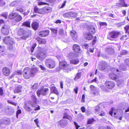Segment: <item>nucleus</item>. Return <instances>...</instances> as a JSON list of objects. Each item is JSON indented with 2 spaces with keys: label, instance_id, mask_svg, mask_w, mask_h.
<instances>
[{
  "label": "nucleus",
  "instance_id": "nucleus-3",
  "mask_svg": "<svg viewBox=\"0 0 129 129\" xmlns=\"http://www.w3.org/2000/svg\"><path fill=\"white\" fill-rule=\"evenodd\" d=\"M17 34L21 36L20 38L23 39H26L29 36L28 33L25 30V28L19 27L16 28Z\"/></svg>",
  "mask_w": 129,
  "mask_h": 129
},
{
  "label": "nucleus",
  "instance_id": "nucleus-50",
  "mask_svg": "<svg viewBox=\"0 0 129 129\" xmlns=\"http://www.w3.org/2000/svg\"><path fill=\"white\" fill-rule=\"evenodd\" d=\"M74 123L75 127L76 129H78V128L80 127V126L76 122L74 121Z\"/></svg>",
  "mask_w": 129,
  "mask_h": 129
},
{
  "label": "nucleus",
  "instance_id": "nucleus-10",
  "mask_svg": "<svg viewBox=\"0 0 129 129\" xmlns=\"http://www.w3.org/2000/svg\"><path fill=\"white\" fill-rule=\"evenodd\" d=\"M35 107L34 104L31 103V101L30 100L25 103L23 108L26 111L30 112L33 110L32 108Z\"/></svg>",
  "mask_w": 129,
  "mask_h": 129
},
{
  "label": "nucleus",
  "instance_id": "nucleus-5",
  "mask_svg": "<svg viewBox=\"0 0 129 129\" xmlns=\"http://www.w3.org/2000/svg\"><path fill=\"white\" fill-rule=\"evenodd\" d=\"M4 42L9 46V48L11 49L13 48V46L15 44L14 40L10 36L5 37L3 39Z\"/></svg>",
  "mask_w": 129,
  "mask_h": 129
},
{
  "label": "nucleus",
  "instance_id": "nucleus-25",
  "mask_svg": "<svg viewBox=\"0 0 129 129\" xmlns=\"http://www.w3.org/2000/svg\"><path fill=\"white\" fill-rule=\"evenodd\" d=\"M31 103L34 104H37V99L36 96L34 95L31 96Z\"/></svg>",
  "mask_w": 129,
  "mask_h": 129
},
{
  "label": "nucleus",
  "instance_id": "nucleus-37",
  "mask_svg": "<svg viewBox=\"0 0 129 129\" xmlns=\"http://www.w3.org/2000/svg\"><path fill=\"white\" fill-rule=\"evenodd\" d=\"M7 102L8 103L13 105L15 106H16L17 105V103L14 102L10 100H8L7 101Z\"/></svg>",
  "mask_w": 129,
  "mask_h": 129
},
{
  "label": "nucleus",
  "instance_id": "nucleus-56",
  "mask_svg": "<svg viewBox=\"0 0 129 129\" xmlns=\"http://www.w3.org/2000/svg\"><path fill=\"white\" fill-rule=\"evenodd\" d=\"M34 121L36 123V124L37 126L38 127H39V126L38 125L39 121H38V118H37L36 119H35V120H34Z\"/></svg>",
  "mask_w": 129,
  "mask_h": 129
},
{
  "label": "nucleus",
  "instance_id": "nucleus-28",
  "mask_svg": "<svg viewBox=\"0 0 129 129\" xmlns=\"http://www.w3.org/2000/svg\"><path fill=\"white\" fill-rule=\"evenodd\" d=\"M22 19V16L19 14L17 13L15 19L16 22H18L20 21Z\"/></svg>",
  "mask_w": 129,
  "mask_h": 129
},
{
  "label": "nucleus",
  "instance_id": "nucleus-55",
  "mask_svg": "<svg viewBox=\"0 0 129 129\" xmlns=\"http://www.w3.org/2000/svg\"><path fill=\"white\" fill-rule=\"evenodd\" d=\"M85 96L84 94H83L82 96V99L81 100V102H82L84 103L85 102Z\"/></svg>",
  "mask_w": 129,
  "mask_h": 129
},
{
  "label": "nucleus",
  "instance_id": "nucleus-4",
  "mask_svg": "<svg viewBox=\"0 0 129 129\" xmlns=\"http://www.w3.org/2000/svg\"><path fill=\"white\" fill-rule=\"evenodd\" d=\"M59 66L63 70L67 71H71L72 67L65 60H62L59 62Z\"/></svg>",
  "mask_w": 129,
  "mask_h": 129
},
{
  "label": "nucleus",
  "instance_id": "nucleus-26",
  "mask_svg": "<svg viewBox=\"0 0 129 129\" xmlns=\"http://www.w3.org/2000/svg\"><path fill=\"white\" fill-rule=\"evenodd\" d=\"M22 87L20 85H18L15 87L14 91L15 93H18L21 92Z\"/></svg>",
  "mask_w": 129,
  "mask_h": 129
},
{
  "label": "nucleus",
  "instance_id": "nucleus-53",
  "mask_svg": "<svg viewBox=\"0 0 129 129\" xmlns=\"http://www.w3.org/2000/svg\"><path fill=\"white\" fill-rule=\"evenodd\" d=\"M21 113V110L20 109H19L17 110L16 112V115L17 117L18 115L20 114Z\"/></svg>",
  "mask_w": 129,
  "mask_h": 129
},
{
  "label": "nucleus",
  "instance_id": "nucleus-31",
  "mask_svg": "<svg viewBox=\"0 0 129 129\" xmlns=\"http://www.w3.org/2000/svg\"><path fill=\"white\" fill-rule=\"evenodd\" d=\"M22 26L30 28V22L29 21H26L23 23Z\"/></svg>",
  "mask_w": 129,
  "mask_h": 129
},
{
  "label": "nucleus",
  "instance_id": "nucleus-30",
  "mask_svg": "<svg viewBox=\"0 0 129 129\" xmlns=\"http://www.w3.org/2000/svg\"><path fill=\"white\" fill-rule=\"evenodd\" d=\"M6 0H0V7L5 8L6 5Z\"/></svg>",
  "mask_w": 129,
  "mask_h": 129
},
{
  "label": "nucleus",
  "instance_id": "nucleus-47",
  "mask_svg": "<svg viewBox=\"0 0 129 129\" xmlns=\"http://www.w3.org/2000/svg\"><path fill=\"white\" fill-rule=\"evenodd\" d=\"M127 51L125 50H123L120 53V54L121 55H125L127 54Z\"/></svg>",
  "mask_w": 129,
  "mask_h": 129
},
{
  "label": "nucleus",
  "instance_id": "nucleus-57",
  "mask_svg": "<svg viewBox=\"0 0 129 129\" xmlns=\"http://www.w3.org/2000/svg\"><path fill=\"white\" fill-rule=\"evenodd\" d=\"M16 74L18 75H21L22 74V71L20 70H18L16 71Z\"/></svg>",
  "mask_w": 129,
  "mask_h": 129
},
{
  "label": "nucleus",
  "instance_id": "nucleus-14",
  "mask_svg": "<svg viewBox=\"0 0 129 129\" xmlns=\"http://www.w3.org/2000/svg\"><path fill=\"white\" fill-rule=\"evenodd\" d=\"M39 50H38V52L36 56L39 59L44 58L46 57V53L42 51H39V50H41L42 48L40 47H38Z\"/></svg>",
  "mask_w": 129,
  "mask_h": 129
},
{
  "label": "nucleus",
  "instance_id": "nucleus-44",
  "mask_svg": "<svg viewBox=\"0 0 129 129\" xmlns=\"http://www.w3.org/2000/svg\"><path fill=\"white\" fill-rule=\"evenodd\" d=\"M125 64L129 67V58H127L124 60Z\"/></svg>",
  "mask_w": 129,
  "mask_h": 129
},
{
  "label": "nucleus",
  "instance_id": "nucleus-9",
  "mask_svg": "<svg viewBox=\"0 0 129 129\" xmlns=\"http://www.w3.org/2000/svg\"><path fill=\"white\" fill-rule=\"evenodd\" d=\"M116 6L118 7H127L129 6V0H119L116 3Z\"/></svg>",
  "mask_w": 129,
  "mask_h": 129
},
{
  "label": "nucleus",
  "instance_id": "nucleus-42",
  "mask_svg": "<svg viewBox=\"0 0 129 129\" xmlns=\"http://www.w3.org/2000/svg\"><path fill=\"white\" fill-rule=\"evenodd\" d=\"M100 107L98 106H96L95 109V112H97L100 111Z\"/></svg>",
  "mask_w": 129,
  "mask_h": 129
},
{
  "label": "nucleus",
  "instance_id": "nucleus-15",
  "mask_svg": "<svg viewBox=\"0 0 129 129\" xmlns=\"http://www.w3.org/2000/svg\"><path fill=\"white\" fill-rule=\"evenodd\" d=\"M109 76L111 79L114 80L117 82L121 83L120 80L119 79V77L114 73H110L109 74ZM121 81H122L123 80H121Z\"/></svg>",
  "mask_w": 129,
  "mask_h": 129
},
{
  "label": "nucleus",
  "instance_id": "nucleus-61",
  "mask_svg": "<svg viewBox=\"0 0 129 129\" xmlns=\"http://www.w3.org/2000/svg\"><path fill=\"white\" fill-rule=\"evenodd\" d=\"M78 87H76L74 89V91L75 93L77 94L78 93Z\"/></svg>",
  "mask_w": 129,
  "mask_h": 129
},
{
  "label": "nucleus",
  "instance_id": "nucleus-41",
  "mask_svg": "<svg viewBox=\"0 0 129 129\" xmlns=\"http://www.w3.org/2000/svg\"><path fill=\"white\" fill-rule=\"evenodd\" d=\"M66 118L67 119H69V115L68 113L67 112H65L64 113L63 116V118Z\"/></svg>",
  "mask_w": 129,
  "mask_h": 129
},
{
  "label": "nucleus",
  "instance_id": "nucleus-24",
  "mask_svg": "<svg viewBox=\"0 0 129 129\" xmlns=\"http://www.w3.org/2000/svg\"><path fill=\"white\" fill-rule=\"evenodd\" d=\"M50 91L52 93H54L57 95L59 94V92L56 88L54 86H52L50 88Z\"/></svg>",
  "mask_w": 129,
  "mask_h": 129
},
{
  "label": "nucleus",
  "instance_id": "nucleus-59",
  "mask_svg": "<svg viewBox=\"0 0 129 129\" xmlns=\"http://www.w3.org/2000/svg\"><path fill=\"white\" fill-rule=\"evenodd\" d=\"M30 12V11L29 10H27L26 11H25L23 13L24 16H26L28 15Z\"/></svg>",
  "mask_w": 129,
  "mask_h": 129
},
{
  "label": "nucleus",
  "instance_id": "nucleus-35",
  "mask_svg": "<svg viewBox=\"0 0 129 129\" xmlns=\"http://www.w3.org/2000/svg\"><path fill=\"white\" fill-rule=\"evenodd\" d=\"M38 84L36 83L34 84L32 86H31V89L33 90H36L38 88Z\"/></svg>",
  "mask_w": 129,
  "mask_h": 129
},
{
  "label": "nucleus",
  "instance_id": "nucleus-36",
  "mask_svg": "<svg viewBox=\"0 0 129 129\" xmlns=\"http://www.w3.org/2000/svg\"><path fill=\"white\" fill-rule=\"evenodd\" d=\"M97 41V37L95 36L94 37V39L91 42V44L92 45H94L96 44Z\"/></svg>",
  "mask_w": 129,
  "mask_h": 129
},
{
  "label": "nucleus",
  "instance_id": "nucleus-54",
  "mask_svg": "<svg viewBox=\"0 0 129 129\" xmlns=\"http://www.w3.org/2000/svg\"><path fill=\"white\" fill-rule=\"evenodd\" d=\"M16 10L19 11L20 12H24L23 9L22 8H17L16 9Z\"/></svg>",
  "mask_w": 129,
  "mask_h": 129
},
{
  "label": "nucleus",
  "instance_id": "nucleus-20",
  "mask_svg": "<svg viewBox=\"0 0 129 129\" xmlns=\"http://www.w3.org/2000/svg\"><path fill=\"white\" fill-rule=\"evenodd\" d=\"M22 4V1H15L11 2L10 6L12 7L20 6Z\"/></svg>",
  "mask_w": 129,
  "mask_h": 129
},
{
  "label": "nucleus",
  "instance_id": "nucleus-17",
  "mask_svg": "<svg viewBox=\"0 0 129 129\" xmlns=\"http://www.w3.org/2000/svg\"><path fill=\"white\" fill-rule=\"evenodd\" d=\"M35 39L38 41L39 44H44L46 43V39L42 38L39 37H37L35 38Z\"/></svg>",
  "mask_w": 129,
  "mask_h": 129
},
{
  "label": "nucleus",
  "instance_id": "nucleus-12",
  "mask_svg": "<svg viewBox=\"0 0 129 129\" xmlns=\"http://www.w3.org/2000/svg\"><path fill=\"white\" fill-rule=\"evenodd\" d=\"M46 66L48 68L52 69L55 66V63L54 61L51 59H46L45 62Z\"/></svg>",
  "mask_w": 129,
  "mask_h": 129
},
{
  "label": "nucleus",
  "instance_id": "nucleus-6",
  "mask_svg": "<svg viewBox=\"0 0 129 129\" xmlns=\"http://www.w3.org/2000/svg\"><path fill=\"white\" fill-rule=\"evenodd\" d=\"M105 85L106 88H105V91L106 92L109 91L108 89H111L115 85V82L112 81L106 80L105 83Z\"/></svg>",
  "mask_w": 129,
  "mask_h": 129
},
{
  "label": "nucleus",
  "instance_id": "nucleus-63",
  "mask_svg": "<svg viewBox=\"0 0 129 129\" xmlns=\"http://www.w3.org/2000/svg\"><path fill=\"white\" fill-rule=\"evenodd\" d=\"M37 106V107H35V108L34 109L35 111L39 110H40V106L39 105H38Z\"/></svg>",
  "mask_w": 129,
  "mask_h": 129
},
{
  "label": "nucleus",
  "instance_id": "nucleus-33",
  "mask_svg": "<svg viewBox=\"0 0 129 129\" xmlns=\"http://www.w3.org/2000/svg\"><path fill=\"white\" fill-rule=\"evenodd\" d=\"M17 14V13L15 12L11 13L9 14V18L10 19H12L14 18H15Z\"/></svg>",
  "mask_w": 129,
  "mask_h": 129
},
{
  "label": "nucleus",
  "instance_id": "nucleus-21",
  "mask_svg": "<svg viewBox=\"0 0 129 129\" xmlns=\"http://www.w3.org/2000/svg\"><path fill=\"white\" fill-rule=\"evenodd\" d=\"M92 34L89 33H86L84 34V36L86 40H90L93 38V36Z\"/></svg>",
  "mask_w": 129,
  "mask_h": 129
},
{
  "label": "nucleus",
  "instance_id": "nucleus-19",
  "mask_svg": "<svg viewBox=\"0 0 129 129\" xmlns=\"http://www.w3.org/2000/svg\"><path fill=\"white\" fill-rule=\"evenodd\" d=\"M40 26L39 22L36 21H34L31 24L32 28L35 30H38Z\"/></svg>",
  "mask_w": 129,
  "mask_h": 129
},
{
  "label": "nucleus",
  "instance_id": "nucleus-60",
  "mask_svg": "<svg viewBox=\"0 0 129 129\" xmlns=\"http://www.w3.org/2000/svg\"><path fill=\"white\" fill-rule=\"evenodd\" d=\"M81 109L82 112L83 113L85 112V108L84 106L82 107L81 108Z\"/></svg>",
  "mask_w": 129,
  "mask_h": 129
},
{
  "label": "nucleus",
  "instance_id": "nucleus-34",
  "mask_svg": "<svg viewBox=\"0 0 129 129\" xmlns=\"http://www.w3.org/2000/svg\"><path fill=\"white\" fill-rule=\"evenodd\" d=\"M96 121L93 118H89L87 121V124H92Z\"/></svg>",
  "mask_w": 129,
  "mask_h": 129
},
{
  "label": "nucleus",
  "instance_id": "nucleus-16",
  "mask_svg": "<svg viewBox=\"0 0 129 129\" xmlns=\"http://www.w3.org/2000/svg\"><path fill=\"white\" fill-rule=\"evenodd\" d=\"M2 71L3 75L6 76H9L11 73L10 69L6 67H3L2 69Z\"/></svg>",
  "mask_w": 129,
  "mask_h": 129
},
{
  "label": "nucleus",
  "instance_id": "nucleus-48",
  "mask_svg": "<svg viewBox=\"0 0 129 129\" xmlns=\"http://www.w3.org/2000/svg\"><path fill=\"white\" fill-rule=\"evenodd\" d=\"M0 16H3L6 18H7L8 17V14L6 13H4L2 14Z\"/></svg>",
  "mask_w": 129,
  "mask_h": 129
},
{
  "label": "nucleus",
  "instance_id": "nucleus-23",
  "mask_svg": "<svg viewBox=\"0 0 129 129\" xmlns=\"http://www.w3.org/2000/svg\"><path fill=\"white\" fill-rule=\"evenodd\" d=\"M70 34L73 40H75L77 38L78 36L77 33L75 30H72L71 31Z\"/></svg>",
  "mask_w": 129,
  "mask_h": 129
},
{
  "label": "nucleus",
  "instance_id": "nucleus-46",
  "mask_svg": "<svg viewBox=\"0 0 129 129\" xmlns=\"http://www.w3.org/2000/svg\"><path fill=\"white\" fill-rule=\"evenodd\" d=\"M114 107H112L111 108V110L109 112V114L111 115L112 116L113 114V111H114Z\"/></svg>",
  "mask_w": 129,
  "mask_h": 129
},
{
  "label": "nucleus",
  "instance_id": "nucleus-29",
  "mask_svg": "<svg viewBox=\"0 0 129 129\" xmlns=\"http://www.w3.org/2000/svg\"><path fill=\"white\" fill-rule=\"evenodd\" d=\"M89 33L94 34L95 32V28L92 26H90L89 27L88 29Z\"/></svg>",
  "mask_w": 129,
  "mask_h": 129
},
{
  "label": "nucleus",
  "instance_id": "nucleus-27",
  "mask_svg": "<svg viewBox=\"0 0 129 129\" xmlns=\"http://www.w3.org/2000/svg\"><path fill=\"white\" fill-rule=\"evenodd\" d=\"M82 73L81 72L78 73L74 78V79L75 81H76L78 79H80L82 76Z\"/></svg>",
  "mask_w": 129,
  "mask_h": 129
},
{
  "label": "nucleus",
  "instance_id": "nucleus-40",
  "mask_svg": "<svg viewBox=\"0 0 129 129\" xmlns=\"http://www.w3.org/2000/svg\"><path fill=\"white\" fill-rule=\"evenodd\" d=\"M38 4L39 5H47L48 4L45 2L40 1L38 2Z\"/></svg>",
  "mask_w": 129,
  "mask_h": 129
},
{
  "label": "nucleus",
  "instance_id": "nucleus-1",
  "mask_svg": "<svg viewBox=\"0 0 129 129\" xmlns=\"http://www.w3.org/2000/svg\"><path fill=\"white\" fill-rule=\"evenodd\" d=\"M36 72L34 68H30L29 67L25 68L23 71V75L24 78L26 79H28L34 76Z\"/></svg>",
  "mask_w": 129,
  "mask_h": 129
},
{
  "label": "nucleus",
  "instance_id": "nucleus-39",
  "mask_svg": "<svg viewBox=\"0 0 129 129\" xmlns=\"http://www.w3.org/2000/svg\"><path fill=\"white\" fill-rule=\"evenodd\" d=\"M37 45V44L36 43H34L33 44V46L30 49L31 51V52H33L34 50L35 47Z\"/></svg>",
  "mask_w": 129,
  "mask_h": 129
},
{
  "label": "nucleus",
  "instance_id": "nucleus-8",
  "mask_svg": "<svg viewBox=\"0 0 129 129\" xmlns=\"http://www.w3.org/2000/svg\"><path fill=\"white\" fill-rule=\"evenodd\" d=\"M49 92L48 88L43 87L38 90L36 91V93L37 96L39 97L41 95L43 96L46 95L49 93Z\"/></svg>",
  "mask_w": 129,
  "mask_h": 129
},
{
  "label": "nucleus",
  "instance_id": "nucleus-18",
  "mask_svg": "<svg viewBox=\"0 0 129 129\" xmlns=\"http://www.w3.org/2000/svg\"><path fill=\"white\" fill-rule=\"evenodd\" d=\"M49 34V30H41L39 32L38 35L39 36L42 37H45L48 36Z\"/></svg>",
  "mask_w": 129,
  "mask_h": 129
},
{
  "label": "nucleus",
  "instance_id": "nucleus-2",
  "mask_svg": "<svg viewBox=\"0 0 129 129\" xmlns=\"http://www.w3.org/2000/svg\"><path fill=\"white\" fill-rule=\"evenodd\" d=\"M51 9L52 8L51 7L48 6H45L40 8L37 6H35L34 8V11L35 13L42 14H45L48 13Z\"/></svg>",
  "mask_w": 129,
  "mask_h": 129
},
{
  "label": "nucleus",
  "instance_id": "nucleus-43",
  "mask_svg": "<svg viewBox=\"0 0 129 129\" xmlns=\"http://www.w3.org/2000/svg\"><path fill=\"white\" fill-rule=\"evenodd\" d=\"M52 33H53L56 34L57 33V29L54 28H51L50 29Z\"/></svg>",
  "mask_w": 129,
  "mask_h": 129
},
{
  "label": "nucleus",
  "instance_id": "nucleus-7",
  "mask_svg": "<svg viewBox=\"0 0 129 129\" xmlns=\"http://www.w3.org/2000/svg\"><path fill=\"white\" fill-rule=\"evenodd\" d=\"M120 34V32L116 30H113L109 32L107 35L108 39L111 40V39H116Z\"/></svg>",
  "mask_w": 129,
  "mask_h": 129
},
{
  "label": "nucleus",
  "instance_id": "nucleus-58",
  "mask_svg": "<svg viewBox=\"0 0 129 129\" xmlns=\"http://www.w3.org/2000/svg\"><path fill=\"white\" fill-rule=\"evenodd\" d=\"M66 2L67 1H64L63 3V4H62L61 6L60 7V8H63L66 5Z\"/></svg>",
  "mask_w": 129,
  "mask_h": 129
},
{
  "label": "nucleus",
  "instance_id": "nucleus-32",
  "mask_svg": "<svg viewBox=\"0 0 129 129\" xmlns=\"http://www.w3.org/2000/svg\"><path fill=\"white\" fill-rule=\"evenodd\" d=\"M70 62L71 63L73 64H76L78 63L79 62V61L78 59H72L70 60Z\"/></svg>",
  "mask_w": 129,
  "mask_h": 129
},
{
  "label": "nucleus",
  "instance_id": "nucleus-62",
  "mask_svg": "<svg viewBox=\"0 0 129 129\" xmlns=\"http://www.w3.org/2000/svg\"><path fill=\"white\" fill-rule=\"evenodd\" d=\"M100 24L101 26H106L107 25V24L106 22H101L100 23Z\"/></svg>",
  "mask_w": 129,
  "mask_h": 129
},
{
  "label": "nucleus",
  "instance_id": "nucleus-49",
  "mask_svg": "<svg viewBox=\"0 0 129 129\" xmlns=\"http://www.w3.org/2000/svg\"><path fill=\"white\" fill-rule=\"evenodd\" d=\"M4 94L2 87H0V96H2Z\"/></svg>",
  "mask_w": 129,
  "mask_h": 129
},
{
  "label": "nucleus",
  "instance_id": "nucleus-64",
  "mask_svg": "<svg viewBox=\"0 0 129 129\" xmlns=\"http://www.w3.org/2000/svg\"><path fill=\"white\" fill-rule=\"evenodd\" d=\"M61 22V20L58 19L56 20L55 22L56 24L60 23Z\"/></svg>",
  "mask_w": 129,
  "mask_h": 129
},
{
  "label": "nucleus",
  "instance_id": "nucleus-22",
  "mask_svg": "<svg viewBox=\"0 0 129 129\" xmlns=\"http://www.w3.org/2000/svg\"><path fill=\"white\" fill-rule=\"evenodd\" d=\"M58 123L62 127H64L67 124V120L66 119H62L58 122Z\"/></svg>",
  "mask_w": 129,
  "mask_h": 129
},
{
  "label": "nucleus",
  "instance_id": "nucleus-51",
  "mask_svg": "<svg viewBox=\"0 0 129 129\" xmlns=\"http://www.w3.org/2000/svg\"><path fill=\"white\" fill-rule=\"evenodd\" d=\"M70 14L69 13H67L63 14V16L65 18L68 17L70 16Z\"/></svg>",
  "mask_w": 129,
  "mask_h": 129
},
{
  "label": "nucleus",
  "instance_id": "nucleus-52",
  "mask_svg": "<svg viewBox=\"0 0 129 129\" xmlns=\"http://www.w3.org/2000/svg\"><path fill=\"white\" fill-rule=\"evenodd\" d=\"M126 37V35H123L120 38V39L122 41L124 40H125L127 39Z\"/></svg>",
  "mask_w": 129,
  "mask_h": 129
},
{
  "label": "nucleus",
  "instance_id": "nucleus-11",
  "mask_svg": "<svg viewBox=\"0 0 129 129\" xmlns=\"http://www.w3.org/2000/svg\"><path fill=\"white\" fill-rule=\"evenodd\" d=\"M72 50L76 54H81L82 52L80 46L77 44H74L72 46Z\"/></svg>",
  "mask_w": 129,
  "mask_h": 129
},
{
  "label": "nucleus",
  "instance_id": "nucleus-45",
  "mask_svg": "<svg viewBox=\"0 0 129 129\" xmlns=\"http://www.w3.org/2000/svg\"><path fill=\"white\" fill-rule=\"evenodd\" d=\"M59 33L60 35H64V31L62 29H60L59 31Z\"/></svg>",
  "mask_w": 129,
  "mask_h": 129
},
{
  "label": "nucleus",
  "instance_id": "nucleus-38",
  "mask_svg": "<svg viewBox=\"0 0 129 129\" xmlns=\"http://www.w3.org/2000/svg\"><path fill=\"white\" fill-rule=\"evenodd\" d=\"M126 32L129 33V25H127L124 27Z\"/></svg>",
  "mask_w": 129,
  "mask_h": 129
},
{
  "label": "nucleus",
  "instance_id": "nucleus-13",
  "mask_svg": "<svg viewBox=\"0 0 129 129\" xmlns=\"http://www.w3.org/2000/svg\"><path fill=\"white\" fill-rule=\"evenodd\" d=\"M9 28L8 25H4L2 27L1 31L2 34L4 35H8L9 33Z\"/></svg>",
  "mask_w": 129,
  "mask_h": 129
}]
</instances>
